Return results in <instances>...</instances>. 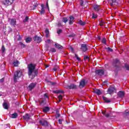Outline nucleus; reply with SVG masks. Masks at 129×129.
Wrapping results in <instances>:
<instances>
[{
  "label": "nucleus",
  "instance_id": "obj_1",
  "mask_svg": "<svg viewBox=\"0 0 129 129\" xmlns=\"http://www.w3.org/2000/svg\"><path fill=\"white\" fill-rule=\"evenodd\" d=\"M28 75L29 77H31V76H32V78H34L37 75V71H36V65L30 63L28 65Z\"/></svg>",
  "mask_w": 129,
  "mask_h": 129
},
{
  "label": "nucleus",
  "instance_id": "obj_2",
  "mask_svg": "<svg viewBox=\"0 0 129 129\" xmlns=\"http://www.w3.org/2000/svg\"><path fill=\"white\" fill-rule=\"evenodd\" d=\"M23 76V73L21 71H17L14 74V82H17L18 81V79Z\"/></svg>",
  "mask_w": 129,
  "mask_h": 129
},
{
  "label": "nucleus",
  "instance_id": "obj_3",
  "mask_svg": "<svg viewBox=\"0 0 129 129\" xmlns=\"http://www.w3.org/2000/svg\"><path fill=\"white\" fill-rule=\"evenodd\" d=\"M41 9L40 10V15H44L45 14V10L47 9V10H49V5H48V3H46V7H45V5L44 4H41Z\"/></svg>",
  "mask_w": 129,
  "mask_h": 129
},
{
  "label": "nucleus",
  "instance_id": "obj_4",
  "mask_svg": "<svg viewBox=\"0 0 129 129\" xmlns=\"http://www.w3.org/2000/svg\"><path fill=\"white\" fill-rule=\"evenodd\" d=\"M96 74L99 76H102L104 75V71L103 70H97L95 71Z\"/></svg>",
  "mask_w": 129,
  "mask_h": 129
},
{
  "label": "nucleus",
  "instance_id": "obj_5",
  "mask_svg": "<svg viewBox=\"0 0 129 129\" xmlns=\"http://www.w3.org/2000/svg\"><path fill=\"white\" fill-rule=\"evenodd\" d=\"M39 122L43 126H47L48 125V122L44 119H41Z\"/></svg>",
  "mask_w": 129,
  "mask_h": 129
},
{
  "label": "nucleus",
  "instance_id": "obj_6",
  "mask_svg": "<svg viewBox=\"0 0 129 129\" xmlns=\"http://www.w3.org/2000/svg\"><path fill=\"white\" fill-rule=\"evenodd\" d=\"M65 88H66V89H76V88H77V86L74 84H71L70 86H66Z\"/></svg>",
  "mask_w": 129,
  "mask_h": 129
},
{
  "label": "nucleus",
  "instance_id": "obj_7",
  "mask_svg": "<svg viewBox=\"0 0 129 129\" xmlns=\"http://www.w3.org/2000/svg\"><path fill=\"white\" fill-rule=\"evenodd\" d=\"M9 22L11 26H16L17 24V21L16 19H9Z\"/></svg>",
  "mask_w": 129,
  "mask_h": 129
},
{
  "label": "nucleus",
  "instance_id": "obj_8",
  "mask_svg": "<svg viewBox=\"0 0 129 129\" xmlns=\"http://www.w3.org/2000/svg\"><path fill=\"white\" fill-rule=\"evenodd\" d=\"M85 85H86V82H85V80H81L79 85V87H80V88H83V87H84Z\"/></svg>",
  "mask_w": 129,
  "mask_h": 129
},
{
  "label": "nucleus",
  "instance_id": "obj_9",
  "mask_svg": "<svg viewBox=\"0 0 129 129\" xmlns=\"http://www.w3.org/2000/svg\"><path fill=\"white\" fill-rule=\"evenodd\" d=\"M114 90H115L114 87L110 86V87L108 89L107 92L109 94H112Z\"/></svg>",
  "mask_w": 129,
  "mask_h": 129
},
{
  "label": "nucleus",
  "instance_id": "obj_10",
  "mask_svg": "<svg viewBox=\"0 0 129 129\" xmlns=\"http://www.w3.org/2000/svg\"><path fill=\"white\" fill-rule=\"evenodd\" d=\"M14 1L15 0H6L4 2V5L5 6H11L14 3Z\"/></svg>",
  "mask_w": 129,
  "mask_h": 129
},
{
  "label": "nucleus",
  "instance_id": "obj_11",
  "mask_svg": "<svg viewBox=\"0 0 129 129\" xmlns=\"http://www.w3.org/2000/svg\"><path fill=\"white\" fill-rule=\"evenodd\" d=\"M37 83H32L31 84H30L29 86H28V89L29 90H32V89H33L35 86H36Z\"/></svg>",
  "mask_w": 129,
  "mask_h": 129
},
{
  "label": "nucleus",
  "instance_id": "obj_12",
  "mask_svg": "<svg viewBox=\"0 0 129 129\" xmlns=\"http://www.w3.org/2000/svg\"><path fill=\"white\" fill-rule=\"evenodd\" d=\"M34 39L36 43H40L42 41V39L39 36H35Z\"/></svg>",
  "mask_w": 129,
  "mask_h": 129
},
{
  "label": "nucleus",
  "instance_id": "obj_13",
  "mask_svg": "<svg viewBox=\"0 0 129 129\" xmlns=\"http://www.w3.org/2000/svg\"><path fill=\"white\" fill-rule=\"evenodd\" d=\"M81 49L84 52H86V51H87V46L86 44H83L81 45Z\"/></svg>",
  "mask_w": 129,
  "mask_h": 129
},
{
  "label": "nucleus",
  "instance_id": "obj_14",
  "mask_svg": "<svg viewBox=\"0 0 129 129\" xmlns=\"http://www.w3.org/2000/svg\"><path fill=\"white\" fill-rule=\"evenodd\" d=\"M118 64H119V60H118V59H116L114 60L113 66H114V67H117V65H118Z\"/></svg>",
  "mask_w": 129,
  "mask_h": 129
},
{
  "label": "nucleus",
  "instance_id": "obj_15",
  "mask_svg": "<svg viewBox=\"0 0 129 129\" xmlns=\"http://www.w3.org/2000/svg\"><path fill=\"white\" fill-rule=\"evenodd\" d=\"M23 117L25 120H29V119H30L31 118V116H30V115L28 114H26L25 116H23Z\"/></svg>",
  "mask_w": 129,
  "mask_h": 129
},
{
  "label": "nucleus",
  "instance_id": "obj_16",
  "mask_svg": "<svg viewBox=\"0 0 129 129\" xmlns=\"http://www.w3.org/2000/svg\"><path fill=\"white\" fill-rule=\"evenodd\" d=\"M69 25H72L74 22V17L73 16L70 17V20H69Z\"/></svg>",
  "mask_w": 129,
  "mask_h": 129
},
{
  "label": "nucleus",
  "instance_id": "obj_17",
  "mask_svg": "<svg viewBox=\"0 0 129 129\" xmlns=\"http://www.w3.org/2000/svg\"><path fill=\"white\" fill-rule=\"evenodd\" d=\"M103 100H104V101H105V102H106L107 103H109V102H111L109 99L106 98V97L105 96H103Z\"/></svg>",
  "mask_w": 129,
  "mask_h": 129
},
{
  "label": "nucleus",
  "instance_id": "obj_18",
  "mask_svg": "<svg viewBox=\"0 0 129 129\" xmlns=\"http://www.w3.org/2000/svg\"><path fill=\"white\" fill-rule=\"evenodd\" d=\"M118 96L119 97H123L124 96V92L119 91L118 93Z\"/></svg>",
  "mask_w": 129,
  "mask_h": 129
},
{
  "label": "nucleus",
  "instance_id": "obj_19",
  "mask_svg": "<svg viewBox=\"0 0 129 129\" xmlns=\"http://www.w3.org/2000/svg\"><path fill=\"white\" fill-rule=\"evenodd\" d=\"M17 117H18V113H14L12 115H11L10 116V117H11L12 118H17Z\"/></svg>",
  "mask_w": 129,
  "mask_h": 129
},
{
  "label": "nucleus",
  "instance_id": "obj_20",
  "mask_svg": "<svg viewBox=\"0 0 129 129\" xmlns=\"http://www.w3.org/2000/svg\"><path fill=\"white\" fill-rule=\"evenodd\" d=\"M19 64H20L19 60H16L13 62V65L15 67H18V66H19Z\"/></svg>",
  "mask_w": 129,
  "mask_h": 129
},
{
  "label": "nucleus",
  "instance_id": "obj_21",
  "mask_svg": "<svg viewBox=\"0 0 129 129\" xmlns=\"http://www.w3.org/2000/svg\"><path fill=\"white\" fill-rule=\"evenodd\" d=\"M44 112H48L50 110V108L49 107H44L43 109Z\"/></svg>",
  "mask_w": 129,
  "mask_h": 129
},
{
  "label": "nucleus",
  "instance_id": "obj_22",
  "mask_svg": "<svg viewBox=\"0 0 129 129\" xmlns=\"http://www.w3.org/2000/svg\"><path fill=\"white\" fill-rule=\"evenodd\" d=\"M45 33L46 37L48 38V37H49V36H50V33L49 32V30L46 29L45 31Z\"/></svg>",
  "mask_w": 129,
  "mask_h": 129
},
{
  "label": "nucleus",
  "instance_id": "obj_23",
  "mask_svg": "<svg viewBox=\"0 0 129 129\" xmlns=\"http://www.w3.org/2000/svg\"><path fill=\"white\" fill-rule=\"evenodd\" d=\"M54 46H55V48H57V49H62V48H63V47L62 46L60 45L58 43H55Z\"/></svg>",
  "mask_w": 129,
  "mask_h": 129
},
{
  "label": "nucleus",
  "instance_id": "obj_24",
  "mask_svg": "<svg viewBox=\"0 0 129 129\" xmlns=\"http://www.w3.org/2000/svg\"><path fill=\"white\" fill-rule=\"evenodd\" d=\"M94 9L95 11H96L97 12H98V11H99V10H100V8H99V6H98V5H95L94 6Z\"/></svg>",
  "mask_w": 129,
  "mask_h": 129
},
{
  "label": "nucleus",
  "instance_id": "obj_25",
  "mask_svg": "<svg viewBox=\"0 0 129 129\" xmlns=\"http://www.w3.org/2000/svg\"><path fill=\"white\" fill-rule=\"evenodd\" d=\"M94 93L98 95H100L101 94V92L99 90H96L94 91Z\"/></svg>",
  "mask_w": 129,
  "mask_h": 129
},
{
  "label": "nucleus",
  "instance_id": "obj_26",
  "mask_svg": "<svg viewBox=\"0 0 129 129\" xmlns=\"http://www.w3.org/2000/svg\"><path fill=\"white\" fill-rule=\"evenodd\" d=\"M3 105L5 109H8V108H9V107H8V104H7V103H4Z\"/></svg>",
  "mask_w": 129,
  "mask_h": 129
},
{
  "label": "nucleus",
  "instance_id": "obj_27",
  "mask_svg": "<svg viewBox=\"0 0 129 129\" xmlns=\"http://www.w3.org/2000/svg\"><path fill=\"white\" fill-rule=\"evenodd\" d=\"M1 51L2 53H5L6 52V48H5V45H2Z\"/></svg>",
  "mask_w": 129,
  "mask_h": 129
},
{
  "label": "nucleus",
  "instance_id": "obj_28",
  "mask_svg": "<svg viewBox=\"0 0 129 129\" xmlns=\"http://www.w3.org/2000/svg\"><path fill=\"white\" fill-rule=\"evenodd\" d=\"M38 7V4H35L33 6L31 7V10H34Z\"/></svg>",
  "mask_w": 129,
  "mask_h": 129
},
{
  "label": "nucleus",
  "instance_id": "obj_29",
  "mask_svg": "<svg viewBox=\"0 0 129 129\" xmlns=\"http://www.w3.org/2000/svg\"><path fill=\"white\" fill-rule=\"evenodd\" d=\"M79 24L81 25V26H84V25H85V22H83L82 20H80Z\"/></svg>",
  "mask_w": 129,
  "mask_h": 129
},
{
  "label": "nucleus",
  "instance_id": "obj_30",
  "mask_svg": "<svg viewBox=\"0 0 129 129\" xmlns=\"http://www.w3.org/2000/svg\"><path fill=\"white\" fill-rule=\"evenodd\" d=\"M58 102H60L61 101V100H62V98H63V96H62V95H59L58 96Z\"/></svg>",
  "mask_w": 129,
  "mask_h": 129
},
{
  "label": "nucleus",
  "instance_id": "obj_31",
  "mask_svg": "<svg viewBox=\"0 0 129 129\" xmlns=\"http://www.w3.org/2000/svg\"><path fill=\"white\" fill-rule=\"evenodd\" d=\"M102 43L105 45H106V39H105V38H103L102 39Z\"/></svg>",
  "mask_w": 129,
  "mask_h": 129
},
{
  "label": "nucleus",
  "instance_id": "obj_32",
  "mask_svg": "<svg viewBox=\"0 0 129 129\" xmlns=\"http://www.w3.org/2000/svg\"><path fill=\"white\" fill-rule=\"evenodd\" d=\"M31 41H32V39H31V38L28 37L26 39V43H30Z\"/></svg>",
  "mask_w": 129,
  "mask_h": 129
},
{
  "label": "nucleus",
  "instance_id": "obj_33",
  "mask_svg": "<svg viewBox=\"0 0 129 129\" xmlns=\"http://www.w3.org/2000/svg\"><path fill=\"white\" fill-rule=\"evenodd\" d=\"M62 22H63V23H66L67 22H68V19H67V18H63L62 19Z\"/></svg>",
  "mask_w": 129,
  "mask_h": 129
},
{
  "label": "nucleus",
  "instance_id": "obj_34",
  "mask_svg": "<svg viewBox=\"0 0 129 129\" xmlns=\"http://www.w3.org/2000/svg\"><path fill=\"white\" fill-rule=\"evenodd\" d=\"M43 97L45 98V99H49V97H48V95H47V93L44 94Z\"/></svg>",
  "mask_w": 129,
  "mask_h": 129
},
{
  "label": "nucleus",
  "instance_id": "obj_35",
  "mask_svg": "<svg viewBox=\"0 0 129 129\" xmlns=\"http://www.w3.org/2000/svg\"><path fill=\"white\" fill-rule=\"evenodd\" d=\"M124 115H125V116L129 115V111H127V110L125 111V112L124 113Z\"/></svg>",
  "mask_w": 129,
  "mask_h": 129
},
{
  "label": "nucleus",
  "instance_id": "obj_36",
  "mask_svg": "<svg viewBox=\"0 0 129 129\" xmlns=\"http://www.w3.org/2000/svg\"><path fill=\"white\" fill-rule=\"evenodd\" d=\"M28 20H29V17L26 16V17H25V19L23 20V22H24V23H26V22H27V21H28Z\"/></svg>",
  "mask_w": 129,
  "mask_h": 129
},
{
  "label": "nucleus",
  "instance_id": "obj_37",
  "mask_svg": "<svg viewBox=\"0 0 129 129\" xmlns=\"http://www.w3.org/2000/svg\"><path fill=\"white\" fill-rule=\"evenodd\" d=\"M106 49L108 52H112V49L110 48V47H107Z\"/></svg>",
  "mask_w": 129,
  "mask_h": 129
},
{
  "label": "nucleus",
  "instance_id": "obj_38",
  "mask_svg": "<svg viewBox=\"0 0 129 129\" xmlns=\"http://www.w3.org/2000/svg\"><path fill=\"white\" fill-rule=\"evenodd\" d=\"M102 114L104 115H105L106 116V117H108V116H109V114L108 113H105V112H102Z\"/></svg>",
  "mask_w": 129,
  "mask_h": 129
},
{
  "label": "nucleus",
  "instance_id": "obj_39",
  "mask_svg": "<svg viewBox=\"0 0 129 129\" xmlns=\"http://www.w3.org/2000/svg\"><path fill=\"white\" fill-rule=\"evenodd\" d=\"M92 18V19H96V18H97V15L94 14H93V16Z\"/></svg>",
  "mask_w": 129,
  "mask_h": 129
},
{
  "label": "nucleus",
  "instance_id": "obj_40",
  "mask_svg": "<svg viewBox=\"0 0 129 129\" xmlns=\"http://www.w3.org/2000/svg\"><path fill=\"white\" fill-rule=\"evenodd\" d=\"M57 34H61L62 33V29H58L57 31Z\"/></svg>",
  "mask_w": 129,
  "mask_h": 129
},
{
  "label": "nucleus",
  "instance_id": "obj_41",
  "mask_svg": "<svg viewBox=\"0 0 129 129\" xmlns=\"http://www.w3.org/2000/svg\"><path fill=\"white\" fill-rule=\"evenodd\" d=\"M75 56L77 59L78 60V61H80V58L78 57V55L77 54H75Z\"/></svg>",
  "mask_w": 129,
  "mask_h": 129
},
{
  "label": "nucleus",
  "instance_id": "obj_42",
  "mask_svg": "<svg viewBox=\"0 0 129 129\" xmlns=\"http://www.w3.org/2000/svg\"><path fill=\"white\" fill-rule=\"evenodd\" d=\"M125 68H126V70H129V65L128 64H125Z\"/></svg>",
  "mask_w": 129,
  "mask_h": 129
},
{
  "label": "nucleus",
  "instance_id": "obj_43",
  "mask_svg": "<svg viewBox=\"0 0 129 129\" xmlns=\"http://www.w3.org/2000/svg\"><path fill=\"white\" fill-rule=\"evenodd\" d=\"M50 51L53 52H56V49L54 48H51L50 49Z\"/></svg>",
  "mask_w": 129,
  "mask_h": 129
},
{
  "label": "nucleus",
  "instance_id": "obj_44",
  "mask_svg": "<svg viewBox=\"0 0 129 129\" xmlns=\"http://www.w3.org/2000/svg\"><path fill=\"white\" fill-rule=\"evenodd\" d=\"M58 123H59V124H62V119H58Z\"/></svg>",
  "mask_w": 129,
  "mask_h": 129
},
{
  "label": "nucleus",
  "instance_id": "obj_45",
  "mask_svg": "<svg viewBox=\"0 0 129 129\" xmlns=\"http://www.w3.org/2000/svg\"><path fill=\"white\" fill-rule=\"evenodd\" d=\"M4 81H5V79H4V78H2V79H1L0 80V82H1V83H3V82H4Z\"/></svg>",
  "mask_w": 129,
  "mask_h": 129
},
{
  "label": "nucleus",
  "instance_id": "obj_46",
  "mask_svg": "<svg viewBox=\"0 0 129 129\" xmlns=\"http://www.w3.org/2000/svg\"><path fill=\"white\" fill-rule=\"evenodd\" d=\"M19 44H20V45L22 46V47H25V44H24L23 43L20 42Z\"/></svg>",
  "mask_w": 129,
  "mask_h": 129
},
{
  "label": "nucleus",
  "instance_id": "obj_47",
  "mask_svg": "<svg viewBox=\"0 0 129 129\" xmlns=\"http://www.w3.org/2000/svg\"><path fill=\"white\" fill-rule=\"evenodd\" d=\"M46 43H51V40L48 39L46 41Z\"/></svg>",
  "mask_w": 129,
  "mask_h": 129
},
{
  "label": "nucleus",
  "instance_id": "obj_48",
  "mask_svg": "<svg viewBox=\"0 0 129 129\" xmlns=\"http://www.w3.org/2000/svg\"><path fill=\"white\" fill-rule=\"evenodd\" d=\"M53 93H58V90L53 91Z\"/></svg>",
  "mask_w": 129,
  "mask_h": 129
},
{
  "label": "nucleus",
  "instance_id": "obj_49",
  "mask_svg": "<svg viewBox=\"0 0 129 129\" xmlns=\"http://www.w3.org/2000/svg\"><path fill=\"white\" fill-rule=\"evenodd\" d=\"M80 5H81V6H83V1H81Z\"/></svg>",
  "mask_w": 129,
  "mask_h": 129
},
{
  "label": "nucleus",
  "instance_id": "obj_50",
  "mask_svg": "<svg viewBox=\"0 0 129 129\" xmlns=\"http://www.w3.org/2000/svg\"><path fill=\"white\" fill-rule=\"evenodd\" d=\"M19 38H18V41H21V36L20 35L18 36Z\"/></svg>",
  "mask_w": 129,
  "mask_h": 129
},
{
  "label": "nucleus",
  "instance_id": "obj_51",
  "mask_svg": "<svg viewBox=\"0 0 129 129\" xmlns=\"http://www.w3.org/2000/svg\"><path fill=\"white\" fill-rule=\"evenodd\" d=\"M88 57L87 56H85V57H84V59H85V60H87V59H88Z\"/></svg>",
  "mask_w": 129,
  "mask_h": 129
},
{
  "label": "nucleus",
  "instance_id": "obj_52",
  "mask_svg": "<svg viewBox=\"0 0 129 129\" xmlns=\"http://www.w3.org/2000/svg\"><path fill=\"white\" fill-rule=\"evenodd\" d=\"M58 93H63V91H62V90H58Z\"/></svg>",
  "mask_w": 129,
  "mask_h": 129
},
{
  "label": "nucleus",
  "instance_id": "obj_53",
  "mask_svg": "<svg viewBox=\"0 0 129 129\" xmlns=\"http://www.w3.org/2000/svg\"><path fill=\"white\" fill-rule=\"evenodd\" d=\"M70 48H71V50L72 52H73L74 51L73 49V47H70Z\"/></svg>",
  "mask_w": 129,
  "mask_h": 129
},
{
  "label": "nucleus",
  "instance_id": "obj_54",
  "mask_svg": "<svg viewBox=\"0 0 129 129\" xmlns=\"http://www.w3.org/2000/svg\"><path fill=\"white\" fill-rule=\"evenodd\" d=\"M112 2L115 3L116 2V0H111Z\"/></svg>",
  "mask_w": 129,
  "mask_h": 129
},
{
  "label": "nucleus",
  "instance_id": "obj_55",
  "mask_svg": "<svg viewBox=\"0 0 129 129\" xmlns=\"http://www.w3.org/2000/svg\"><path fill=\"white\" fill-rule=\"evenodd\" d=\"M59 116H60V114H57L56 117H59Z\"/></svg>",
  "mask_w": 129,
  "mask_h": 129
},
{
  "label": "nucleus",
  "instance_id": "obj_56",
  "mask_svg": "<svg viewBox=\"0 0 129 129\" xmlns=\"http://www.w3.org/2000/svg\"><path fill=\"white\" fill-rule=\"evenodd\" d=\"M100 26H101V27H102V26H103V24L102 23L100 24Z\"/></svg>",
  "mask_w": 129,
  "mask_h": 129
},
{
  "label": "nucleus",
  "instance_id": "obj_57",
  "mask_svg": "<svg viewBox=\"0 0 129 129\" xmlns=\"http://www.w3.org/2000/svg\"><path fill=\"white\" fill-rule=\"evenodd\" d=\"M53 70H54V71H57V69L54 68V69H53Z\"/></svg>",
  "mask_w": 129,
  "mask_h": 129
},
{
  "label": "nucleus",
  "instance_id": "obj_58",
  "mask_svg": "<svg viewBox=\"0 0 129 129\" xmlns=\"http://www.w3.org/2000/svg\"><path fill=\"white\" fill-rule=\"evenodd\" d=\"M2 95H3V93H2V92H0V96H2Z\"/></svg>",
  "mask_w": 129,
  "mask_h": 129
},
{
  "label": "nucleus",
  "instance_id": "obj_59",
  "mask_svg": "<svg viewBox=\"0 0 129 129\" xmlns=\"http://www.w3.org/2000/svg\"><path fill=\"white\" fill-rule=\"evenodd\" d=\"M52 85H54V83H52Z\"/></svg>",
  "mask_w": 129,
  "mask_h": 129
},
{
  "label": "nucleus",
  "instance_id": "obj_60",
  "mask_svg": "<svg viewBox=\"0 0 129 129\" xmlns=\"http://www.w3.org/2000/svg\"><path fill=\"white\" fill-rule=\"evenodd\" d=\"M43 102H44V101H42V103H43Z\"/></svg>",
  "mask_w": 129,
  "mask_h": 129
}]
</instances>
